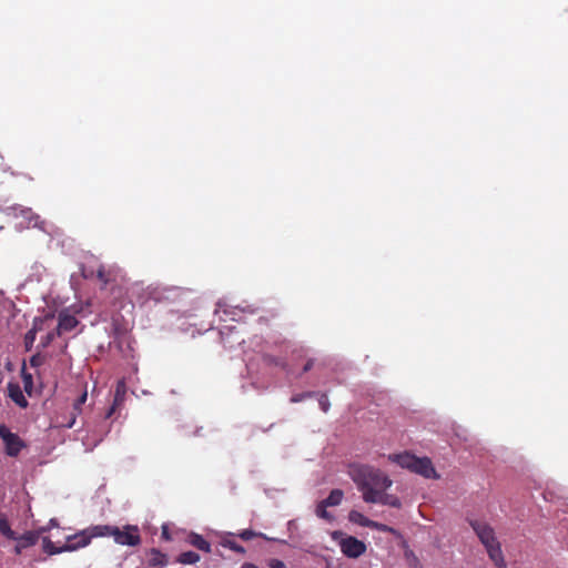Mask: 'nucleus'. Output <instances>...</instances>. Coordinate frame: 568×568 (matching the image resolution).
I'll list each match as a JSON object with an SVG mask.
<instances>
[{"mask_svg": "<svg viewBox=\"0 0 568 568\" xmlns=\"http://www.w3.org/2000/svg\"><path fill=\"white\" fill-rule=\"evenodd\" d=\"M348 474L358 491L362 493L363 500L368 504L377 500V496L393 485L389 476L371 465H351Z\"/></svg>", "mask_w": 568, "mask_h": 568, "instance_id": "f257e3e1", "label": "nucleus"}, {"mask_svg": "<svg viewBox=\"0 0 568 568\" xmlns=\"http://www.w3.org/2000/svg\"><path fill=\"white\" fill-rule=\"evenodd\" d=\"M468 523L485 547L489 559L494 564L503 565L504 554L500 542L496 538L494 528L488 523L479 519H468Z\"/></svg>", "mask_w": 568, "mask_h": 568, "instance_id": "f03ea898", "label": "nucleus"}, {"mask_svg": "<svg viewBox=\"0 0 568 568\" xmlns=\"http://www.w3.org/2000/svg\"><path fill=\"white\" fill-rule=\"evenodd\" d=\"M388 459L393 463H396L402 468L408 469L409 471L420 475L424 478H439V475L437 474L430 458L428 457H417L408 452H404L400 454H390L388 455Z\"/></svg>", "mask_w": 568, "mask_h": 568, "instance_id": "7ed1b4c3", "label": "nucleus"}, {"mask_svg": "<svg viewBox=\"0 0 568 568\" xmlns=\"http://www.w3.org/2000/svg\"><path fill=\"white\" fill-rule=\"evenodd\" d=\"M112 538L121 546L135 547L141 544L140 529L135 525H125L122 529L114 526Z\"/></svg>", "mask_w": 568, "mask_h": 568, "instance_id": "20e7f679", "label": "nucleus"}, {"mask_svg": "<svg viewBox=\"0 0 568 568\" xmlns=\"http://www.w3.org/2000/svg\"><path fill=\"white\" fill-rule=\"evenodd\" d=\"M0 437L6 445V453L11 457H17L22 448L26 447L23 440L14 433H11L6 426L0 425Z\"/></svg>", "mask_w": 568, "mask_h": 568, "instance_id": "39448f33", "label": "nucleus"}, {"mask_svg": "<svg viewBox=\"0 0 568 568\" xmlns=\"http://www.w3.org/2000/svg\"><path fill=\"white\" fill-rule=\"evenodd\" d=\"M339 547L342 552L348 558H358L366 551L365 542L352 536L343 538Z\"/></svg>", "mask_w": 568, "mask_h": 568, "instance_id": "423d86ee", "label": "nucleus"}, {"mask_svg": "<svg viewBox=\"0 0 568 568\" xmlns=\"http://www.w3.org/2000/svg\"><path fill=\"white\" fill-rule=\"evenodd\" d=\"M79 325V321L67 310L61 311L58 316L57 335H61L67 332H71Z\"/></svg>", "mask_w": 568, "mask_h": 568, "instance_id": "0eeeda50", "label": "nucleus"}, {"mask_svg": "<svg viewBox=\"0 0 568 568\" xmlns=\"http://www.w3.org/2000/svg\"><path fill=\"white\" fill-rule=\"evenodd\" d=\"M89 528L78 531L72 536L67 537V547H74V550L87 547L91 542V537H89Z\"/></svg>", "mask_w": 568, "mask_h": 568, "instance_id": "6e6552de", "label": "nucleus"}, {"mask_svg": "<svg viewBox=\"0 0 568 568\" xmlns=\"http://www.w3.org/2000/svg\"><path fill=\"white\" fill-rule=\"evenodd\" d=\"M125 394H126L125 383H124V381H119L116 383V387L114 390L113 404L106 412L105 418H110L113 415V413L115 412V409L123 404Z\"/></svg>", "mask_w": 568, "mask_h": 568, "instance_id": "1a4fd4ad", "label": "nucleus"}, {"mask_svg": "<svg viewBox=\"0 0 568 568\" xmlns=\"http://www.w3.org/2000/svg\"><path fill=\"white\" fill-rule=\"evenodd\" d=\"M88 393L84 390L73 403L72 405V412L70 413V418L68 422L63 424L67 428H72L75 424L77 416L82 413V406L87 402Z\"/></svg>", "mask_w": 568, "mask_h": 568, "instance_id": "9d476101", "label": "nucleus"}, {"mask_svg": "<svg viewBox=\"0 0 568 568\" xmlns=\"http://www.w3.org/2000/svg\"><path fill=\"white\" fill-rule=\"evenodd\" d=\"M8 394L9 397L19 407L27 408L29 403L26 399L23 392L19 384L9 383L8 384Z\"/></svg>", "mask_w": 568, "mask_h": 568, "instance_id": "9b49d317", "label": "nucleus"}, {"mask_svg": "<svg viewBox=\"0 0 568 568\" xmlns=\"http://www.w3.org/2000/svg\"><path fill=\"white\" fill-rule=\"evenodd\" d=\"M42 548L43 551L49 556L58 555L65 551H74V547H67L65 544L61 547L55 546L54 542L51 541V539L48 537H44L42 539Z\"/></svg>", "mask_w": 568, "mask_h": 568, "instance_id": "f8f14e48", "label": "nucleus"}, {"mask_svg": "<svg viewBox=\"0 0 568 568\" xmlns=\"http://www.w3.org/2000/svg\"><path fill=\"white\" fill-rule=\"evenodd\" d=\"M89 528V537L93 538L112 537L114 526L112 525H94Z\"/></svg>", "mask_w": 568, "mask_h": 568, "instance_id": "ddd939ff", "label": "nucleus"}, {"mask_svg": "<svg viewBox=\"0 0 568 568\" xmlns=\"http://www.w3.org/2000/svg\"><path fill=\"white\" fill-rule=\"evenodd\" d=\"M40 532L39 531H27L21 536L17 535V538L13 540L18 541L20 544V547H23L24 549L34 546L39 540Z\"/></svg>", "mask_w": 568, "mask_h": 568, "instance_id": "4468645a", "label": "nucleus"}, {"mask_svg": "<svg viewBox=\"0 0 568 568\" xmlns=\"http://www.w3.org/2000/svg\"><path fill=\"white\" fill-rule=\"evenodd\" d=\"M168 556L156 548L150 551L149 566L152 568H163L168 565Z\"/></svg>", "mask_w": 568, "mask_h": 568, "instance_id": "2eb2a0df", "label": "nucleus"}, {"mask_svg": "<svg viewBox=\"0 0 568 568\" xmlns=\"http://www.w3.org/2000/svg\"><path fill=\"white\" fill-rule=\"evenodd\" d=\"M372 504H381L386 505L393 508H400L402 501L396 495L387 494L386 491H382L377 496V500L373 501Z\"/></svg>", "mask_w": 568, "mask_h": 568, "instance_id": "dca6fc26", "label": "nucleus"}, {"mask_svg": "<svg viewBox=\"0 0 568 568\" xmlns=\"http://www.w3.org/2000/svg\"><path fill=\"white\" fill-rule=\"evenodd\" d=\"M187 542L191 546L197 548L199 550H202L204 552H211V544L199 534H190Z\"/></svg>", "mask_w": 568, "mask_h": 568, "instance_id": "f3484780", "label": "nucleus"}, {"mask_svg": "<svg viewBox=\"0 0 568 568\" xmlns=\"http://www.w3.org/2000/svg\"><path fill=\"white\" fill-rule=\"evenodd\" d=\"M0 534L8 539L17 538V534L12 530L10 523L4 514L0 513Z\"/></svg>", "mask_w": 568, "mask_h": 568, "instance_id": "a211bd4d", "label": "nucleus"}, {"mask_svg": "<svg viewBox=\"0 0 568 568\" xmlns=\"http://www.w3.org/2000/svg\"><path fill=\"white\" fill-rule=\"evenodd\" d=\"M348 519L351 523L359 525L362 527L369 528V525L372 524V519L364 516L362 513L357 510H351L348 514Z\"/></svg>", "mask_w": 568, "mask_h": 568, "instance_id": "6ab92c4d", "label": "nucleus"}, {"mask_svg": "<svg viewBox=\"0 0 568 568\" xmlns=\"http://www.w3.org/2000/svg\"><path fill=\"white\" fill-rule=\"evenodd\" d=\"M343 498H344V493L342 489H333L329 493L328 497L323 499V501L328 507H334V506H338L342 503Z\"/></svg>", "mask_w": 568, "mask_h": 568, "instance_id": "aec40b11", "label": "nucleus"}, {"mask_svg": "<svg viewBox=\"0 0 568 568\" xmlns=\"http://www.w3.org/2000/svg\"><path fill=\"white\" fill-rule=\"evenodd\" d=\"M176 560L183 565H192L200 560V555L194 551H184L179 555Z\"/></svg>", "mask_w": 568, "mask_h": 568, "instance_id": "412c9836", "label": "nucleus"}, {"mask_svg": "<svg viewBox=\"0 0 568 568\" xmlns=\"http://www.w3.org/2000/svg\"><path fill=\"white\" fill-rule=\"evenodd\" d=\"M21 377H22V382H23V388H24V392L31 396L32 395V392H33V377L30 373H28L26 371V368L23 367L22 371H21Z\"/></svg>", "mask_w": 568, "mask_h": 568, "instance_id": "4be33fe9", "label": "nucleus"}, {"mask_svg": "<svg viewBox=\"0 0 568 568\" xmlns=\"http://www.w3.org/2000/svg\"><path fill=\"white\" fill-rule=\"evenodd\" d=\"M327 507L328 506L325 505V503L323 500H321L316 506L315 514L317 517H320L322 519L332 521L334 519V517L331 513L327 511V509H326Z\"/></svg>", "mask_w": 568, "mask_h": 568, "instance_id": "5701e85b", "label": "nucleus"}, {"mask_svg": "<svg viewBox=\"0 0 568 568\" xmlns=\"http://www.w3.org/2000/svg\"><path fill=\"white\" fill-rule=\"evenodd\" d=\"M97 277L103 284V286L108 285L111 280L110 272H108L103 265L99 266L97 271Z\"/></svg>", "mask_w": 568, "mask_h": 568, "instance_id": "b1692460", "label": "nucleus"}, {"mask_svg": "<svg viewBox=\"0 0 568 568\" xmlns=\"http://www.w3.org/2000/svg\"><path fill=\"white\" fill-rule=\"evenodd\" d=\"M37 336V329L33 327L30 331H28L24 335V345L27 351H30L33 346V343L36 341Z\"/></svg>", "mask_w": 568, "mask_h": 568, "instance_id": "393cba45", "label": "nucleus"}, {"mask_svg": "<svg viewBox=\"0 0 568 568\" xmlns=\"http://www.w3.org/2000/svg\"><path fill=\"white\" fill-rule=\"evenodd\" d=\"M318 405L321 407V409L324 412V413H327L328 409H329V400H328V396L326 394H321L320 397H318Z\"/></svg>", "mask_w": 568, "mask_h": 568, "instance_id": "a878e982", "label": "nucleus"}, {"mask_svg": "<svg viewBox=\"0 0 568 568\" xmlns=\"http://www.w3.org/2000/svg\"><path fill=\"white\" fill-rule=\"evenodd\" d=\"M224 546L230 548L231 550H233L235 552H240V554H244L245 552L244 547H242L241 545H239L237 542L232 541V540H226L224 542Z\"/></svg>", "mask_w": 568, "mask_h": 568, "instance_id": "bb28decb", "label": "nucleus"}, {"mask_svg": "<svg viewBox=\"0 0 568 568\" xmlns=\"http://www.w3.org/2000/svg\"><path fill=\"white\" fill-rule=\"evenodd\" d=\"M240 538L247 541V540H251L257 536H260V534L251 530V529H244L242 532H240Z\"/></svg>", "mask_w": 568, "mask_h": 568, "instance_id": "cd10ccee", "label": "nucleus"}, {"mask_svg": "<svg viewBox=\"0 0 568 568\" xmlns=\"http://www.w3.org/2000/svg\"><path fill=\"white\" fill-rule=\"evenodd\" d=\"M369 528L372 529H376L378 531H392L393 529L390 527H388L387 525L385 524H381V523H377V521H374L372 520V524L369 525Z\"/></svg>", "mask_w": 568, "mask_h": 568, "instance_id": "c85d7f7f", "label": "nucleus"}, {"mask_svg": "<svg viewBox=\"0 0 568 568\" xmlns=\"http://www.w3.org/2000/svg\"><path fill=\"white\" fill-rule=\"evenodd\" d=\"M268 566L270 568H286V565L280 559H271Z\"/></svg>", "mask_w": 568, "mask_h": 568, "instance_id": "c756f323", "label": "nucleus"}, {"mask_svg": "<svg viewBox=\"0 0 568 568\" xmlns=\"http://www.w3.org/2000/svg\"><path fill=\"white\" fill-rule=\"evenodd\" d=\"M316 393L314 392H307L305 394H301V395H296L294 397H292V402H301L302 399L306 398V397H313Z\"/></svg>", "mask_w": 568, "mask_h": 568, "instance_id": "7c9ffc66", "label": "nucleus"}, {"mask_svg": "<svg viewBox=\"0 0 568 568\" xmlns=\"http://www.w3.org/2000/svg\"><path fill=\"white\" fill-rule=\"evenodd\" d=\"M31 366H39L41 364V358L39 355H33L30 359Z\"/></svg>", "mask_w": 568, "mask_h": 568, "instance_id": "2f4dec72", "label": "nucleus"}, {"mask_svg": "<svg viewBox=\"0 0 568 568\" xmlns=\"http://www.w3.org/2000/svg\"><path fill=\"white\" fill-rule=\"evenodd\" d=\"M313 365H314V359L310 358V359L306 362V364L304 365V367H303V372H304V373H306V372L311 371V369H312V367H313Z\"/></svg>", "mask_w": 568, "mask_h": 568, "instance_id": "473e14b6", "label": "nucleus"}, {"mask_svg": "<svg viewBox=\"0 0 568 568\" xmlns=\"http://www.w3.org/2000/svg\"><path fill=\"white\" fill-rule=\"evenodd\" d=\"M57 335V332H52V333H49L45 337V341L43 342V345H48L49 343H51L54 338V336Z\"/></svg>", "mask_w": 568, "mask_h": 568, "instance_id": "72a5a7b5", "label": "nucleus"}, {"mask_svg": "<svg viewBox=\"0 0 568 568\" xmlns=\"http://www.w3.org/2000/svg\"><path fill=\"white\" fill-rule=\"evenodd\" d=\"M24 548L20 547V544L17 541V545L14 546V552L16 555H20Z\"/></svg>", "mask_w": 568, "mask_h": 568, "instance_id": "f704fd0d", "label": "nucleus"}, {"mask_svg": "<svg viewBox=\"0 0 568 568\" xmlns=\"http://www.w3.org/2000/svg\"><path fill=\"white\" fill-rule=\"evenodd\" d=\"M241 568H258L256 565L254 564H251V562H245L242 565Z\"/></svg>", "mask_w": 568, "mask_h": 568, "instance_id": "c9c22d12", "label": "nucleus"}, {"mask_svg": "<svg viewBox=\"0 0 568 568\" xmlns=\"http://www.w3.org/2000/svg\"><path fill=\"white\" fill-rule=\"evenodd\" d=\"M495 566H496L497 568H507V565H506L505 558L503 557V565H500V564H495Z\"/></svg>", "mask_w": 568, "mask_h": 568, "instance_id": "e433bc0d", "label": "nucleus"}, {"mask_svg": "<svg viewBox=\"0 0 568 568\" xmlns=\"http://www.w3.org/2000/svg\"><path fill=\"white\" fill-rule=\"evenodd\" d=\"M162 536L168 538V531L165 529L162 531Z\"/></svg>", "mask_w": 568, "mask_h": 568, "instance_id": "4c0bfd02", "label": "nucleus"}]
</instances>
